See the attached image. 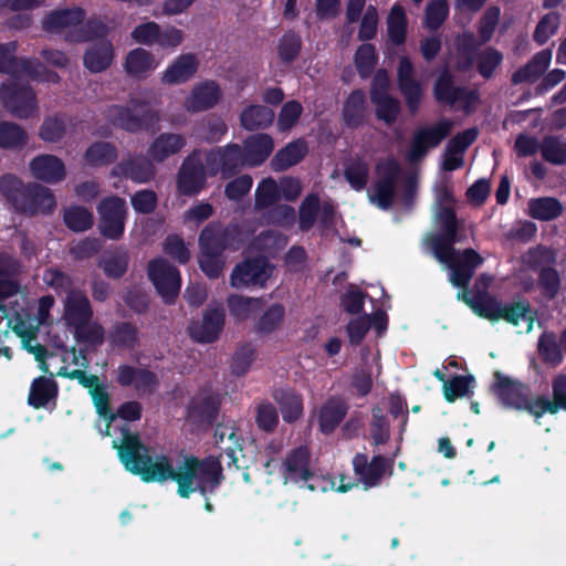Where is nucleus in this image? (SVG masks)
Listing matches in <instances>:
<instances>
[{
    "label": "nucleus",
    "mask_w": 566,
    "mask_h": 566,
    "mask_svg": "<svg viewBox=\"0 0 566 566\" xmlns=\"http://www.w3.org/2000/svg\"><path fill=\"white\" fill-rule=\"evenodd\" d=\"M114 447L117 449V455L124 469L138 475L140 481L145 483L174 481L176 469L171 459L166 454L150 455L139 434L132 433L126 428L123 431V440Z\"/></svg>",
    "instance_id": "f257e3e1"
},
{
    "label": "nucleus",
    "mask_w": 566,
    "mask_h": 566,
    "mask_svg": "<svg viewBox=\"0 0 566 566\" xmlns=\"http://www.w3.org/2000/svg\"><path fill=\"white\" fill-rule=\"evenodd\" d=\"M223 479L221 462L214 457L187 455L180 462L174 482L178 484L180 497L188 499L195 492L207 497L217 491Z\"/></svg>",
    "instance_id": "f03ea898"
},
{
    "label": "nucleus",
    "mask_w": 566,
    "mask_h": 566,
    "mask_svg": "<svg viewBox=\"0 0 566 566\" xmlns=\"http://www.w3.org/2000/svg\"><path fill=\"white\" fill-rule=\"evenodd\" d=\"M86 13L81 7L59 8L48 12L42 21L43 29L59 34L65 41L81 43L103 38L107 27L98 20H85Z\"/></svg>",
    "instance_id": "7ed1b4c3"
},
{
    "label": "nucleus",
    "mask_w": 566,
    "mask_h": 566,
    "mask_svg": "<svg viewBox=\"0 0 566 566\" xmlns=\"http://www.w3.org/2000/svg\"><path fill=\"white\" fill-rule=\"evenodd\" d=\"M0 191L14 211L24 216H50L56 208L55 195L50 188L36 182L0 179Z\"/></svg>",
    "instance_id": "20e7f679"
},
{
    "label": "nucleus",
    "mask_w": 566,
    "mask_h": 566,
    "mask_svg": "<svg viewBox=\"0 0 566 566\" xmlns=\"http://www.w3.org/2000/svg\"><path fill=\"white\" fill-rule=\"evenodd\" d=\"M24 77L8 78L0 86V99L3 107L17 118L38 115L39 106L32 87L23 83Z\"/></svg>",
    "instance_id": "39448f33"
},
{
    "label": "nucleus",
    "mask_w": 566,
    "mask_h": 566,
    "mask_svg": "<svg viewBox=\"0 0 566 566\" xmlns=\"http://www.w3.org/2000/svg\"><path fill=\"white\" fill-rule=\"evenodd\" d=\"M147 276L161 301L166 305H174L181 289L179 269L165 258H155L147 263Z\"/></svg>",
    "instance_id": "423d86ee"
},
{
    "label": "nucleus",
    "mask_w": 566,
    "mask_h": 566,
    "mask_svg": "<svg viewBox=\"0 0 566 566\" xmlns=\"http://www.w3.org/2000/svg\"><path fill=\"white\" fill-rule=\"evenodd\" d=\"M105 115L115 126L130 133L153 127L159 119L158 114L145 103H133L130 106L112 105Z\"/></svg>",
    "instance_id": "0eeeda50"
},
{
    "label": "nucleus",
    "mask_w": 566,
    "mask_h": 566,
    "mask_svg": "<svg viewBox=\"0 0 566 566\" xmlns=\"http://www.w3.org/2000/svg\"><path fill=\"white\" fill-rule=\"evenodd\" d=\"M98 233L106 240L117 241L124 237L127 217L125 199L109 196L97 205Z\"/></svg>",
    "instance_id": "6e6552de"
},
{
    "label": "nucleus",
    "mask_w": 566,
    "mask_h": 566,
    "mask_svg": "<svg viewBox=\"0 0 566 566\" xmlns=\"http://www.w3.org/2000/svg\"><path fill=\"white\" fill-rule=\"evenodd\" d=\"M281 474L284 484L307 486L310 491H315V485L310 483L315 478V471L311 467V451L307 446H298L285 454Z\"/></svg>",
    "instance_id": "1a4fd4ad"
},
{
    "label": "nucleus",
    "mask_w": 566,
    "mask_h": 566,
    "mask_svg": "<svg viewBox=\"0 0 566 566\" xmlns=\"http://www.w3.org/2000/svg\"><path fill=\"white\" fill-rule=\"evenodd\" d=\"M433 95L439 103L462 109L467 114L471 113L473 104L478 99L475 92L455 85L452 74L447 70L438 76L433 86Z\"/></svg>",
    "instance_id": "9d476101"
},
{
    "label": "nucleus",
    "mask_w": 566,
    "mask_h": 566,
    "mask_svg": "<svg viewBox=\"0 0 566 566\" xmlns=\"http://www.w3.org/2000/svg\"><path fill=\"white\" fill-rule=\"evenodd\" d=\"M250 167L239 144H228L207 151V169L211 175L222 174L234 176Z\"/></svg>",
    "instance_id": "9b49d317"
},
{
    "label": "nucleus",
    "mask_w": 566,
    "mask_h": 566,
    "mask_svg": "<svg viewBox=\"0 0 566 566\" xmlns=\"http://www.w3.org/2000/svg\"><path fill=\"white\" fill-rule=\"evenodd\" d=\"M491 395L500 400L504 408L516 410L531 397L528 384L494 371V382L490 386Z\"/></svg>",
    "instance_id": "f8f14e48"
},
{
    "label": "nucleus",
    "mask_w": 566,
    "mask_h": 566,
    "mask_svg": "<svg viewBox=\"0 0 566 566\" xmlns=\"http://www.w3.org/2000/svg\"><path fill=\"white\" fill-rule=\"evenodd\" d=\"M271 275L269 261L264 256L243 260L230 273V285L234 289L248 286L263 287Z\"/></svg>",
    "instance_id": "ddd939ff"
},
{
    "label": "nucleus",
    "mask_w": 566,
    "mask_h": 566,
    "mask_svg": "<svg viewBox=\"0 0 566 566\" xmlns=\"http://www.w3.org/2000/svg\"><path fill=\"white\" fill-rule=\"evenodd\" d=\"M353 471L364 484L365 490L379 486L387 471L392 473L394 461L384 455H374L371 460L365 453H357L352 460Z\"/></svg>",
    "instance_id": "4468645a"
},
{
    "label": "nucleus",
    "mask_w": 566,
    "mask_h": 566,
    "mask_svg": "<svg viewBox=\"0 0 566 566\" xmlns=\"http://www.w3.org/2000/svg\"><path fill=\"white\" fill-rule=\"evenodd\" d=\"M452 120L441 119L437 124L418 129L412 137L408 159L415 164L426 156L430 148L438 146L451 132Z\"/></svg>",
    "instance_id": "2eb2a0df"
},
{
    "label": "nucleus",
    "mask_w": 566,
    "mask_h": 566,
    "mask_svg": "<svg viewBox=\"0 0 566 566\" xmlns=\"http://www.w3.org/2000/svg\"><path fill=\"white\" fill-rule=\"evenodd\" d=\"M116 381L123 388H134L135 392L148 396L157 392L160 386L155 371L134 365L118 366Z\"/></svg>",
    "instance_id": "dca6fc26"
},
{
    "label": "nucleus",
    "mask_w": 566,
    "mask_h": 566,
    "mask_svg": "<svg viewBox=\"0 0 566 566\" xmlns=\"http://www.w3.org/2000/svg\"><path fill=\"white\" fill-rule=\"evenodd\" d=\"M15 50V42L0 44V73L9 74L10 78H38L44 70L43 65L36 60H18Z\"/></svg>",
    "instance_id": "f3484780"
},
{
    "label": "nucleus",
    "mask_w": 566,
    "mask_h": 566,
    "mask_svg": "<svg viewBox=\"0 0 566 566\" xmlns=\"http://www.w3.org/2000/svg\"><path fill=\"white\" fill-rule=\"evenodd\" d=\"M224 326V308L222 304L209 305L202 313L201 323L189 325V336L201 344L216 342Z\"/></svg>",
    "instance_id": "a211bd4d"
},
{
    "label": "nucleus",
    "mask_w": 566,
    "mask_h": 566,
    "mask_svg": "<svg viewBox=\"0 0 566 566\" xmlns=\"http://www.w3.org/2000/svg\"><path fill=\"white\" fill-rule=\"evenodd\" d=\"M483 262L482 255L473 249L461 250L460 255L444 263L449 271H451L449 273V281H451L453 286L467 291L476 268L482 265Z\"/></svg>",
    "instance_id": "6ab92c4d"
},
{
    "label": "nucleus",
    "mask_w": 566,
    "mask_h": 566,
    "mask_svg": "<svg viewBox=\"0 0 566 566\" xmlns=\"http://www.w3.org/2000/svg\"><path fill=\"white\" fill-rule=\"evenodd\" d=\"M397 81L409 111L415 114L420 106L423 88L415 77V69L408 56H401L399 60Z\"/></svg>",
    "instance_id": "aec40b11"
},
{
    "label": "nucleus",
    "mask_w": 566,
    "mask_h": 566,
    "mask_svg": "<svg viewBox=\"0 0 566 566\" xmlns=\"http://www.w3.org/2000/svg\"><path fill=\"white\" fill-rule=\"evenodd\" d=\"M220 86L214 81H205L196 84L185 98L184 107L187 112L199 113L213 108L221 99Z\"/></svg>",
    "instance_id": "412c9836"
},
{
    "label": "nucleus",
    "mask_w": 566,
    "mask_h": 566,
    "mask_svg": "<svg viewBox=\"0 0 566 566\" xmlns=\"http://www.w3.org/2000/svg\"><path fill=\"white\" fill-rule=\"evenodd\" d=\"M220 397L212 392H201L189 401L187 415L196 423L211 426L220 412Z\"/></svg>",
    "instance_id": "4be33fe9"
},
{
    "label": "nucleus",
    "mask_w": 566,
    "mask_h": 566,
    "mask_svg": "<svg viewBox=\"0 0 566 566\" xmlns=\"http://www.w3.org/2000/svg\"><path fill=\"white\" fill-rule=\"evenodd\" d=\"M348 411V405L338 397H331L317 411L318 429L324 434H332L343 423Z\"/></svg>",
    "instance_id": "5701e85b"
},
{
    "label": "nucleus",
    "mask_w": 566,
    "mask_h": 566,
    "mask_svg": "<svg viewBox=\"0 0 566 566\" xmlns=\"http://www.w3.org/2000/svg\"><path fill=\"white\" fill-rule=\"evenodd\" d=\"M462 302H464L474 314L490 322H497L502 312L504 302L491 296L488 292H479L474 296L470 295L468 290L462 292Z\"/></svg>",
    "instance_id": "b1692460"
},
{
    "label": "nucleus",
    "mask_w": 566,
    "mask_h": 566,
    "mask_svg": "<svg viewBox=\"0 0 566 566\" xmlns=\"http://www.w3.org/2000/svg\"><path fill=\"white\" fill-rule=\"evenodd\" d=\"M198 66L199 61L195 54H181L164 72L161 82L167 85L185 83L195 76Z\"/></svg>",
    "instance_id": "393cba45"
},
{
    "label": "nucleus",
    "mask_w": 566,
    "mask_h": 566,
    "mask_svg": "<svg viewBox=\"0 0 566 566\" xmlns=\"http://www.w3.org/2000/svg\"><path fill=\"white\" fill-rule=\"evenodd\" d=\"M273 398L281 409L284 423H296L303 417L304 405L302 394L292 388H279Z\"/></svg>",
    "instance_id": "a878e982"
},
{
    "label": "nucleus",
    "mask_w": 566,
    "mask_h": 566,
    "mask_svg": "<svg viewBox=\"0 0 566 566\" xmlns=\"http://www.w3.org/2000/svg\"><path fill=\"white\" fill-rule=\"evenodd\" d=\"M130 263V253L125 245H118L113 250L106 251L104 256L98 260L97 266L103 270L109 280H120L127 273Z\"/></svg>",
    "instance_id": "bb28decb"
},
{
    "label": "nucleus",
    "mask_w": 566,
    "mask_h": 566,
    "mask_svg": "<svg viewBox=\"0 0 566 566\" xmlns=\"http://www.w3.org/2000/svg\"><path fill=\"white\" fill-rule=\"evenodd\" d=\"M250 167L262 165L274 148L273 139L268 134H254L245 138L241 146Z\"/></svg>",
    "instance_id": "cd10ccee"
},
{
    "label": "nucleus",
    "mask_w": 566,
    "mask_h": 566,
    "mask_svg": "<svg viewBox=\"0 0 566 566\" xmlns=\"http://www.w3.org/2000/svg\"><path fill=\"white\" fill-rule=\"evenodd\" d=\"M400 179H376L367 188V199L376 208L388 211L391 209L398 195Z\"/></svg>",
    "instance_id": "c85d7f7f"
},
{
    "label": "nucleus",
    "mask_w": 566,
    "mask_h": 566,
    "mask_svg": "<svg viewBox=\"0 0 566 566\" xmlns=\"http://www.w3.org/2000/svg\"><path fill=\"white\" fill-rule=\"evenodd\" d=\"M551 60V50H543L536 53L524 66L513 73L512 83H535L548 69Z\"/></svg>",
    "instance_id": "c756f323"
},
{
    "label": "nucleus",
    "mask_w": 566,
    "mask_h": 566,
    "mask_svg": "<svg viewBox=\"0 0 566 566\" xmlns=\"http://www.w3.org/2000/svg\"><path fill=\"white\" fill-rule=\"evenodd\" d=\"M155 175V166L144 155H127L112 170L113 177H150Z\"/></svg>",
    "instance_id": "7c9ffc66"
},
{
    "label": "nucleus",
    "mask_w": 566,
    "mask_h": 566,
    "mask_svg": "<svg viewBox=\"0 0 566 566\" xmlns=\"http://www.w3.org/2000/svg\"><path fill=\"white\" fill-rule=\"evenodd\" d=\"M59 392L57 382L51 377L38 376L31 382L28 403L34 409H42L49 406L51 400H56Z\"/></svg>",
    "instance_id": "2f4dec72"
},
{
    "label": "nucleus",
    "mask_w": 566,
    "mask_h": 566,
    "mask_svg": "<svg viewBox=\"0 0 566 566\" xmlns=\"http://www.w3.org/2000/svg\"><path fill=\"white\" fill-rule=\"evenodd\" d=\"M114 60V46L109 41H99L91 45L84 53V66L92 73L107 70Z\"/></svg>",
    "instance_id": "473e14b6"
},
{
    "label": "nucleus",
    "mask_w": 566,
    "mask_h": 566,
    "mask_svg": "<svg viewBox=\"0 0 566 566\" xmlns=\"http://www.w3.org/2000/svg\"><path fill=\"white\" fill-rule=\"evenodd\" d=\"M563 203L554 197L530 198L527 214L541 222H551L563 216Z\"/></svg>",
    "instance_id": "72a5a7b5"
},
{
    "label": "nucleus",
    "mask_w": 566,
    "mask_h": 566,
    "mask_svg": "<svg viewBox=\"0 0 566 566\" xmlns=\"http://www.w3.org/2000/svg\"><path fill=\"white\" fill-rule=\"evenodd\" d=\"M187 144L184 135L177 133H163L158 135L149 147V155L156 161H164L179 153Z\"/></svg>",
    "instance_id": "f704fd0d"
},
{
    "label": "nucleus",
    "mask_w": 566,
    "mask_h": 566,
    "mask_svg": "<svg viewBox=\"0 0 566 566\" xmlns=\"http://www.w3.org/2000/svg\"><path fill=\"white\" fill-rule=\"evenodd\" d=\"M227 307L235 322H243L262 312L264 301L262 297L232 294L227 297Z\"/></svg>",
    "instance_id": "c9c22d12"
},
{
    "label": "nucleus",
    "mask_w": 566,
    "mask_h": 566,
    "mask_svg": "<svg viewBox=\"0 0 566 566\" xmlns=\"http://www.w3.org/2000/svg\"><path fill=\"white\" fill-rule=\"evenodd\" d=\"M307 145L303 139L289 143L280 149L271 160V167L275 172L284 171L297 165L306 155Z\"/></svg>",
    "instance_id": "e433bc0d"
},
{
    "label": "nucleus",
    "mask_w": 566,
    "mask_h": 566,
    "mask_svg": "<svg viewBox=\"0 0 566 566\" xmlns=\"http://www.w3.org/2000/svg\"><path fill=\"white\" fill-rule=\"evenodd\" d=\"M117 157L116 147L108 142H95L84 151L81 164L83 167H103L115 161Z\"/></svg>",
    "instance_id": "4c0bfd02"
},
{
    "label": "nucleus",
    "mask_w": 566,
    "mask_h": 566,
    "mask_svg": "<svg viewBox=\"0 0 566 566\" xmlns=\"http://www.w3.org/2000/svg\"><path fill=\"white\" fill-rule=\"evenodd\" d=\"M285 317V308L280 303L271 304L264 310L260 317L255 318L253 332L260 337H268L274 334L282 326Z\"/></svg>",
    "instance_id": "58836bf2"
},
{
    "label": "nucleus",
    "mask_w": 566,
    "mask_h": 566,
    "mask_svg": "<svg viewBox=\"0 0 566 566\" xmlns=\"http://www.w3.org/2000/svg\"><path fill=\"white\" fill-rule=\"evenodd\" d=\"M503 319L511 326H518L521 321L527 322V332L534 327L535 316L528 300L507 302L504 304L500 314V321Z\"/></svg>",
    "instance_id": "ea45409f"
},
{
    "label": "nucleus",
    "mask_w": 566,
    "mask_h": 566,
    "mask_svg": "<svg viewBox=\"0 0 566 566\" xmlns=\"http://www.w3.org/2000/svg\"><path fill=\"white\" fill-rule=\"evenodd\" d=\"M156 66L157 62L154 55L143 48L132 50L124 64L126 73L134 77H143Z\"/></svg>",
    "instance_id": "a19ab883"
},
{
    "label": "nucleus",
    "mask_w": 566,
    "mask_h": 566,
    "mask_svg": "<svg viewBox=\"0 0 566 566\" xmlns=\"http://www.w3.org/2000/svg\"><path fill=\"white\" fill-rule=\"evenodd\" d=\"M274 120V112L262 105H251L240 115L241 126L245 130H258L270 126Z\"/></svg>",
    "instance_id": "79ce46f5"
},
{
    "label": "nucleus",
    "mask_w": 566,
    "mask_h": 566,
    "mask_svg": "<svg viewBox=\"0 0 566 566\" xmlns=\"http://www.w3.org/2000/svg\"><path fill=\"white\" fill-rule=\"evenodd\" d=\"M29 167L33 177H64L66 174L63 160L50 154L36 156Z\"/></svg>",
    "instance_id": "37998d69"
},
{
    "label": "nucleus",
    "mask_w": 566,
    "mask_h": 566,
    "mask_svg": "<svg viewBox=\"0 0 566 566\" xmlns=\"http://www.w3.org/2000/svg\"><path fill=\"white\" fill-rule=\"evenodd\" d=\"M65 228L75 233H83L93 227V213L83 206L72 205L63 210Z\"/></svg>",
    "instance_id": "c03bdc74"
},
{
    "label": "nucleus",
    "mask_w": 566,
    "mask_h": 566,
    "mask_svg": "<svg viewBox=\"0 0 566 566\" xmlns=\"http://www.w3.org/2000/svg\"><path fill=\"white\" fill-rule=\"evenodd\" d=\"M93 316V311L90 300L82 295H75L69 298L65 303V319L66 324H84L90 323Z\"/></svg>",
    "instance_id": "a18cd8bd"
},
{
    "label": "nucleus",
    "mask_w": 566,
    "mask_h": 566,
    "mask_svg": "<svg viewBox=\"0 0 566 566\" xmlns=\"http://www.w3.org/2000/svg\"><path fill=\"white\" fill-rule=\"evenodd\" d=\"M563 347L557 342V336L551 331H545L537 342V354L544 364L558 366L563 363Z\"/></svg>",
    "instance_id": "49530a36"
},
{
    "label": "nucleus",
    "mask_w": 566,
    "mask_h": 566,
    "mask_svg": "<svg viewBox=\"0 0 566 566\" xmlns=\"http://www.w3.org/2000/svg\"><path fill=\"white\" fill-rule=\"evenodd\" d=\"M459 242V234L439 233L431 240V249L436 259L441 263L450 262V260L460 255L461 250L454 248Z\"/></svg>",
    "instance_id": "de8ad7c7"
},
{
    "label": "nucleus",
    "mask_w": 566,
    "mask_h": 566,
    "mask_svg": "<svg viewBox=\"0 0 566 566\" xmlns=\"http://www.w3.org/2000/svg\"><path fill=\"white\" fill-rule=\"evenodd\" d=\"M365 115L366 101L363 91L352 92L343 107L344 120L348 126L357 127L364 122Z\"/></svg>",
    "instance_id": "09e8293b"
},
{
    "label": "nucleus",
    "mask_w": 566,
    "mask_h": 566,
    "mask_svg": "<svg viewBox=\"0 0 566 566\" xmlns=\"http://www.w3.org/2000/svg\"><path fill=\"white\" fill-rule=\"evenodd\" d=\"M371 102L376 106V116L384 120L387 125L396 122L400 112L398 99L391 97L387 92H371Z\"/></svg>",
    "instance_id": "8fccbe9b"
},
{
    "label": "nucleus",
    "mask_w": 566,
    "mask_h": 566,
    "mask_svg": "<svg viewBox=\"0 0 566 566\" xmlns=\"http://www.w3.org/2000/svg\"><path fill=\"white\" fill-rule=\"evenodd\" d=\"M28 143L27 132L15 123H0V148L21 149Z\"/></svg>",
    "instance_id": "3c124183"
},
{
    "label": "nucleus",
    "mask_w": 566,
    "mask_h": 566,
    "mask_svg": "<svg viewBox=\"0 0 566 566\" xmlns=\"http://www.w3.org/2000/svg\"><path fill=\"white\" fill-rule=\"evenodd\" d=\"M475 382L474 376L454 375L448 381L442 384V395L444 399L452 403L454 400L470 395L471 385Z\"/></svg>",
    "instance_id": "603ef678"
},
{
    "label": "nucleus",
    "mask_w": 566,
    "mask_h": 566,
    "mask_svg": "<svg viewBox=\"0 0 566 566\" xmlns=\"http://www.w3.org/2000/svg\"><path fill=\"white\" fill-rule=\"evenodd\" d=\"M387 32L392 43L403 44L407 34V20L402 7L396 4L391 8L387 18Z\"/></svg>",
    "instance_id": "864d4df0"
},
{
    "label": "nucleus",
    "mask_w": 566,
    "mask_h": 566,
    "mask_svg": "<svg viewBox=\"0 0 566 566\" xmlns=\"http://www.w3.org/2000/svg\"><path fill=\"white\" fill-rule=\"evenodd\" d=\"M282 199L280 195L279 186L275 179H262L258 184L255 190V210L262 211L275 206L276 202Z\"/></svg>",
    "instance_id": "5fc2aeb1"
},
{
    "label": "nucleus",
    "mask_w": 566,
    "mask_h": 566,
    "mask_svg": "<svg viewBox=\"0 0 566 566\" xmlns=\"http://www.w3.org/2000/svg\"><path fill=\"white\" fill-rule=\"evenodd\" d=\"M67 117L65 115H54L44 118L39 129V136L44 142L57 143L66 134Z\"/></svg>",
    "instance_id": "6e6d98bb"
},
{
    "label": "nucleus",
    "mask_w": 566,
    "mask_h": 566,
    "mask_svg": "<svg viewBox=\"0 0 566 566\" xmlns=\"http://www.w3.org/2000/svg\"><path fill=\"white\" fill-rule=\"evenodd\" d=\"M255 426L264 433H272L275 431L279 423V413L274 403L263 400L255 407Z\"/></svg>",
    "instance_id": "4d7b16f0"
},
{
    "label": "nucleus",
    "mask_w": 566,
    "mask_h": 566,
    "mask_svg": "<svg viewBox=\"0 0 566 566\" xmlns=\"http://www.w3.org/2000/svg\"><path fill=\"white\" fill-rule=\"evenodd\" d=\"M370 428L373 446H385L390 441V422L379 406L371 408Z\"/></svg>",
    "instance_id": "13d9d810"
},
{
    "label": "nucleus",
    "mask_w": 566,
    "mask_h": 566,
    "mask_svg": "<svg viewBox=\"0 0 566 566\" xmlns=\"http://www.w3.org/2000/svg\"><path fill=\"white\" fill-rule=\"evenodd\" d=\"M537 286L541 289L542 296L547 301L555 300L560 289L559 273L555 268L547 266L536 271Z\"/></svg>",
    "instance_id": "bf43d9fd"
},
{
    "label": "nucleus",
    "mask_w": 566,
    "mask_h": 566,
    "mask_svg": "<svg viewBox=\"0 0 566 566\" xmlns=\"http://www.w3.org/2000/svg\"><path fill=\"white\" fill-rule=\"evenodd\" d=\"M318 211L319 198L316 193H310L298 207V229L303 232L310 231L315 226Z\"/></svg>",
    "instance_id": "052dcab7"
},
{
    "label": "nucleus",
    "mask_w": 566,
    "mask_h": 566,
    "mask_svg": "<svg viewBox=\"0 0 566 566\" xmlns=\"http://www.w3.org/2000/svg\"><path fill=\"white\" fill-rule=\"evenodd\" d=\"M543 158L554 165L566 164V142L556 136H546L541 144Z\"/></svg>",
    "instance_id": "680f3d73"
},
{
    "label": "nucleus",
    "mask_w": 566,
    "mask_h": 566,
    "mask_svg": "<svg viewBox=\"0 0 566 566\" xmlns=\"http://www.w3.org/2000/svg\"><path fill=\"white\" fill-rule=\"evenodd\" d=\"M200 251L219 252L223 253L229 250L228 244L224 243L222 237L218 232V224L209 223L202 228L199 234Z\"/></svg>",
    "instance_id": "e2e57ef3"
},
{
    "label": "nucleus",
    "mask_w": 566,
    "mask_h": 566,
    "mask_svg": "<svg viewBox=\"0 0 566 566\" xmlns=\"http://www.w3.org/2000/svg\"><path fill=\"white\" fill-rule=\"evenodd\" d=\"M516 410L527 412L535 418H541L545 413L556 415L560 411L555 401L544 395L536 396L535 398L530 397L526 402Z\"/></svg>",
    "instance_id": "0e129e2a"
},
{
    "label": "nucleus",
    "mask_w": 566,
    "mask_h": 566,
    "mask_svg": "<svg viewBox=\"0 0 566 566\" xmlns=\"http://www.w3.org/2000/svg\"><path fill=\"white\" fill-rule=\"evenodd\" d=\"M112 340L120 348L133 349L138 345V328L129 322L114 325Z\"/></svg>",
    "instance_id": "69168bd1"
},
{
    "label": "nucleus",
    "mask_w": 566,
    "mask_h": 566,
    "mask_svg": "<svg viewBox=\"0 0 566 566\" xmlns=\"http://www.w3.org/2000/svg\"><path fill=\"white\" fill-rule=\"evenodd\" d=\"M527 255L528 268L534 272L547 266L553 268L557 259L556 251L543 244H537L535 248L530 249Z\"/></svg>",
    "instance_id": "338daca9"
},
{
    "label": "nucleus",
    "mask_w": 566,
    "mask_h": 566,
    "mask_svg": "<svg viewBox=\"0 0 566 566\" xmlns=\"http://www.w3.org/2000/svg\"><path fill=\"white\" fill-rule=\"evenodd\" d=\"M377 62V54L373 44H361L355 54V65L361 77H368Z\"/></svg>",
    "instance_id": "774afa93"
}]
</instances>
